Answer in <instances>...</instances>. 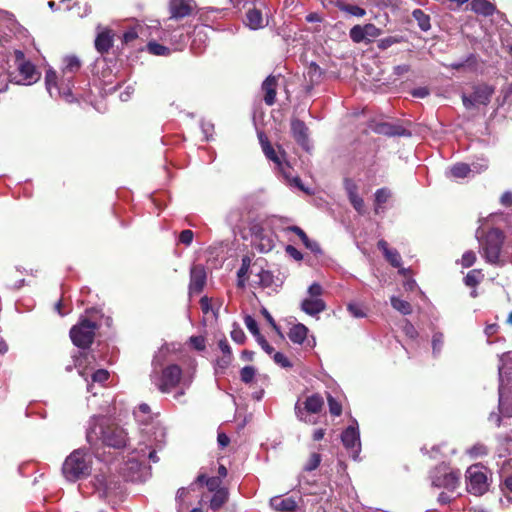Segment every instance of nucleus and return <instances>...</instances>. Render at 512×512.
I'll list each match as a JSON object with an SVG mask.
<instances>
[{
  "instance_id": "69168bd1",
  "label": "nucleus",
  "mask_w": 512,
  "mask_h": 512,
  "mask_svg": "<svg viewBox=\"0 0 512 512\" xmlns=\"http://www.w3.org/2000/svg\"><path fill=\"white\" fill-rule=\"evenodd\" d=\"M221 480L218 477H210L206 480V486L210 491H217L220 489Z\"/></svg>"
},
{
  "instance_id": "bb28decb",
  "label": "nucleus",
  "mask_w": 512,
  "mask_h": 512,
  "mask_svg": "<svg viewBox=\"0 0 512 512\" xmlns=\"http://www.w3.org/2000/svg\"><path fill=\"white\" fill-rule=\"evenodd\" d=\"M287 230L294 232L301 239L305 247L314 254L322 253L320 245L316 241L309 239L306 233L300 227L290 226L287 228Z\"/></svg>"
},
{
  "instance_id": "e433bc0d",
  "label": "nucleus",
  "mask_w": 512,
  "mask_h": 512,
  "mask_svg": "<svg viewBox=\"0 0 512 512\" xmlns=\"http://www.w3.org/2000/svg\"><path fill=\"white\" fill-rule=\"evenodd\" d=\"M412 16L417 21L418 26L421 28V30L428 31L430 29V17L429 15L424 13V11H422L421 9H415L412 12Z\"/></svg>"
},
{
  "instance_id": "2eb2a0df",
  "label": "nucleus",
  "mask_w": 512,
  "mask_h": 512,
  "mask_svg": "<svg viewBox=\"0 0 512 512\" xmlns=\"http://www.w3.org/2000/svg\"><path fill=\"white\" fill-rule=\"evenodd\" d=\"M382 30L374 24L355 25L350 29L349 36L354 43H370L380 36Z\"/></svg>"
},
{
  "instance_id": "7ed1b4c3",
  "label": "nucleus",
  "mask_w": 512,
  "mask_h": 512,
  "mask_svg": "<svg viewBox=\"0 0 512 512\" xmlns=\"http://www.w3.org/2000/svg\"><path fill=\"white\" fill-rule=\"evenodd\" d=\"M93 456L86 449L71 452L62 465V474L69 482L85 479L92 474Z\"/></svg>"
},
{
  "instance_id": "09e8293b",
  "label": "nucleus",
  "mask_w": 512,
  "mask_h": 512,
  "mask_svg": "<svg viewBox=\"0 0 512 512\" xmlns=\"http://www.w3.org/2000/svg\"><path fill=\"white\" fill-rule=\"evenodd\" d=\"M244 323H245L247 329L253 334V336L258 337L259 335H261L258 325H257V322L252 316H250V315L245 316Z\"/></svg>"
},
{
  "instance_id": "58836bf2",
  "label": "nucleus",
  "mask_w": 512,
  "mask_h": 512,
  "mask_svg": "<svg viewBox=\"0 0 512 512\" xmlns=\"http://www.w3.org/2000/svg\"><path fill=\"white\" fill-rule=\"evenodd\" d=\"M484 275L481 270L473 269L467 273L464 282L469 287H474L481 282Z\"/></svg>"
},
{
  "instance_id": "c9c22d12",
  "label": "nucleus",
  "mask_w": 512,
  "mask_h": 512,
  "mask_svg": "<svg viewBox=\"0 0 512 512\" xmlns=\"http://www.w3.org/2000/svg\"><path fill=\"white\" fill-rule=\"evenodd\" d=\"M391 306L403 315L412 313V306L409 302L402 300L396 296L390 298Z\"/></svg>"
},
{
  "instance_id": "603ef678",
  "label": "nucleus",
  "mask_w": 512,
  "mask_h": 512,
  "mask_svg": "<svg viewBox=\"0 0 512 512\" xmlns=\"http://www.w3.org/2000/svg\"><path fill=\"white\" fill-rule=\"evenodd\" d=\"M443 334L440 332L434 333L432 337V348L434 354H439L443 346Z\"/></svg>"
},
{
  "instance_id": "0e129e2a",
  "label": "nucleus",
  "mask_w": 512,
  "mask_h": 512,
  "mask_svg": "<svg viewBox=\"0 0 512 512\" xmlns=\"http://www.w3.org/2000/svg\"><path fill=\"white\" fill-rule=\"evenodd\" d=\"M286 253L293 259L300 261L303 259L302 253L292 245H287L285 248Z\"/></svg>"
},
{
  "instance_id": "4be33fe9",
  "label": "nucleus",
  "mask_w": 512,
  "mask_h": 512,
  "mask_svg": "<svg viewBox=\"0 0 512 512\" xmlns=\"http://www.w3.org/2000/svg\"><path fill=\"white\" fill-rule=\"evenodd\" d=\"M345 190L354 209L360 214L364 213V201L358 195V187L353 180H345Z\"/></svg>"
},
{
  "instance_id": "a878e982",
  "label": "nucleus",
  "mask_w": 512,
  "mask_h": 512,
  "mask_svg": "<svg viewBox=\"0 0 512 512\" xmlns=\"http://www.w3.org/2000/svg\"><path fill=\"white\" fill-rule=\"evenodd\" d=\"M270 505L273 509L279 512H291L294 511L297 507V503L292 497H274L270 500Z\"/></svg>"
},
{
  "instance_id": "4c0bfd02",
  "label": "nucleus",
  "mask_w": 512,
  "mask_h": 512,
  "mask_svg": "<svg viewBox=\"0 0 512 512\" xmlns=\"http://www.w3.org/2000/svg\"><path fill=\"white\" fill-rule=\"evenodd\" d=\"M470 172L471 169L469 165L465 163H457L453 165L449 170L450 176L454 178H465L469 175Z\"/></svg>"
},
{
  "instance_id": "a19ab883",
  "label": "nucleus",
  "mask_w": 512,
  "mask_h": 512,
  "mask_svg": "<svg viewBox=\"0 0 512 512\" xmlns=\"http://www.w3.org/2000/svg\"><path fill=\"white\" fill-rule=\"evenodd\" d=\"M347 310L355 318H364L367 316L366 308L357 302H350L347 305Z\"/></svg>"
},
{
  "instance_id": "774afa93",
  "label": "nucleus",
  "mask_w": 512,
  "mask_h": 512,
  "mask_svg": "<svg viewBox=\"0 0 512 512\" xmlns=\"http://www.w3.org/2000/svg\"><path fill=\"white\" fill-rule=\"evenodd\" d=\"M397 42H398V40L395 37H386L379 41L378 47L380 49H387Z\"/></svg>"
},
{
  "instance_id": "2f4dec72",
  "label": "nucleus",
  "mask_w": 512,
  "mask_h": 512,
  "mask_svg": "<svg viewBox=\"0 0 512 512\" xmlns=\"http://www.w3.org/2000/svg\"><path fill=\"white\" fill-rule=\"evenodd\" d=\"M493 94V89L488 85H481L474 88L472 93L474 102L477 104L486 105L489 103L490 98Z\"/></svg>"
},
{
  "instance_id": "6e6552de",
  "label": "nucleus",
  "mask_w": 512,
  "mask_h": 512,
  "mask_svg": "<svg viewBox=\"0 0 512 512\" xmlns=\"http://www.w3.org/2000/svg\"><path fill=\"white\" fill-rule=\"evenodd\" d=\"M97 324L86 318L80 320L77 325H74L70 330V338L73 344L79 348H88L95 336Z\"/></svg>"
},
{
  "instance_id": "ea45409f",
  "label": "nucleus",
  "mask_w": 512,
  "mask_h": 512,
  "mask_svg": "<svg viewBox=\"0 0 512 512\" xmlns=\"http://www.w3.org/2000/svg\"><path fill=\"white\" fill-rule=\"evenodd\" d=\"M147 50L157 56H166L170 54V49L164 45H161L157 42L151 41L147 44Z\"/></svg>"
},
{
  "instance_id": "20e7f679",
  "label": "nucleus",
  "mask_w": 512,
  "mask_h": 512,
  "mask_svg": "<svg viewBox=\"0 0 512 512\" xmlns=\"http://www.w3.org/2000/svg\"><path fill=\"white\" fill-rule=\"evenodd\" d=\"M258 138L264 155L275 164L286 182L308 193V190L302 185L301 179L292 175V168L285 159V152L280 147H278V150H275L263 132L258 133Z\"/></svg>"
},
{
  "instance_id": "5fc2aeb1",
  "label": "nucleus",
  "mask_w": 512,
  "mask_h": 512,
  "mask_svg": "<svg viewBox=\"0 0 512 512\" xmlns=\"http://www.w3.org/2000/svg\"><path fill=\"white\" fill-rule=\"evenodd\" d=\"M342 10L356 17H363L366 11L357 5H344Z\"/></svg>"
},
{
  "instance_id": "0eeeda50",
  "label": "nucleus",
  "mask_w": 512,
  "mask_h": 512,
  "mask_svg": "<svg viewBox=\"0 0 512 512\" xmlns=\"http://www.w3.org/2000/svg\"><path fill=\"white\" fill-rule=\"evenodd\" d=\"M324 406V399L320 394H312L308 396L303 402L298 400L295 404L294 410L297 419L309 425L317 424V419L310 414L319 413Z\"/></svg>"
},
{
  "instance_id": "6ab92c4d",
  "label": "nucleus",
  "mask_w": 512,
  "mask_h": 512,
  "mask_svg": "<svg viewBox=\"0 0 512 512\" xmlns=\"http://www.w3.org/2000/svg\"><path fill=\"white\" fill-rule=\"evenodd\" d=\"M206 284V271L202 265H194L190 270L189 295L199 294Z\"/></svg>"
},
{
  "instance_id": "13d9d810",
  "label": "nucleus",
  "mask_w": 512,
  "mask_h": 512,
  "mask_svg": "<svg viewBox=\"0 0 512 512\" xmlns=\"http://www.w3.org/2000/svg\"><path fill=\"white\" fill-rule=\"evenodd\" d=\"M109 378V373L105 369H99L92 374V381L95 383H104Z\"/></svg>"
},
{
  "instance_id": "f257e3e1",
  "label": "nucleus",
  "mask_w": 512,
  "mask_h": 512,
  "mask_svg": "<svg viewBox=\"0 0 512 512\" xmlns=\"http://www.w3.org/2000/svg\"><path fill=\"white\" fill-rule=\"evenodd\" d=\"M87 441L94 445L98 441L113 448H123L128 441V433L122 427L108 423L104 417H93L86 434Z\"/></svg>"
},
{
  "instance_id": "412c9836",
  "label": "nucleus",
  "mask_w": 512,
  "mask_h": 512,
  "mask_svg": "<svg viewBox=\"0 0 512 512\" xmlns=\"http://www.w3.org/2000/svg\"><path fill=\"white\" fill-rule=\"evenodd\" d=\"M194 9V3L190 0H171L169 10L171 18L179 19L189 16Z\"/></svg>"
},
{
  "instance_id": "473e14b6",
  "label": "nucleus",
  "mask_w": 512,
  "mask_h": 512,
  "mask_svg": "<svg viewBox=\"0 0 512 512\" xmlns=\"http://www.w3.org/2000/svg\"><path fill=\"white\" fill-rule=\"evenodd\" d=\"M471 9L484 16H490L494 13L495 7L492 3L487 0H473L471 2Z\"/></svg>"
},
{
  "instance_id": "4d7b16f0",
  "label": "nucleus",
  "mask_w": 512,
  "mask_h": 512,
  "mask_svg": "<svg viewBox=\"0 0 512 512\" xmlns=\"http://www.w3.org/2000/svg\"><path fill=\"white\" fill-rule=\"evenodd\" d=\"M189 342L193 348L198 351H203L206 347L205 338L203 336H191Z\"/></svg>"
},
{
  "instance_id": "c85d7f7f",
  "label": "nucleus",
  "mask_w": 512,
  "mask_h": 512,
  "mask_svg": "<svg viewBox=\"0 0 512 512\" xmlns=\"http://www.w3.org/2000/svg\"><path fill=\"white\" fill-rule=\"evenodd\" d=\"M308 328L302 324H294L288 332V338L295 344H303L307 338Z\"/></svg>"
},
{
  "instance_id": "c03bdc74",
  "label": "nucleus",
  "mask_w": 512,
  "mask_h": 512,
  "mask_svg": "<svg viewBox=\"0 0 512 512\" xmlns=\"http://www.w3.org/2000/svg\"><path fill=\"white\" fill-rule=\"evenodd\" d=\"M256 375V370L253 366H245L240 371L241 381L248 384L251 383Z\"/></svg>"
},
{
  "instance_id": "de8ad7c7",
  "label": "nucleus",
  "mask_w": 512,
  "mask_h": 512,
  "mask_svg": "<svg viewBox=\"0 0 512 512\" xmlns=\"http://www.w3.org/2000/svg\"><path fill=\"white\" fill-rule=\"evenodd\" d=\"M329 411L333 416H340L342 413V406L341 404L335 400L331 395H328L327 397Z\"/></svg>"
},
{
  "instance_id": "5701e85b",
  "label": "nucleus",
  "mask_w": 512,
  "mask_h": 512,
  "mask_svg": "<svg viewBox=\"0 0 512 512\" xmlns=\"http://www.w3.org/2000/svg\"><path fill=\"white\" fill-rule=\"evenodd\" d=\"M291 130L295 140L305 149H308V128L305 123L298 119L291 121Z\"/></svg>"
},
{
  "instance_id": "864d4df0",
  "label": "nucleus",
  "mask_w": 512,
  "mask_h": 512,
  "mask_svg": "<svg viewBox=\"0 0 512 512\" xmlns=\"http://www.w3.org/2000/svg\"><path fill=\"white\" fill-rule=\"evenodd\" d=\"M391 196V192L386 188L378 189L375 193V201L377 205H381L385 203L389 197Z\"/></svg>"
},
{
  "instance_id": "1a4fd4ad",
  "label": "nucleus",
  "mask_w": 512,
  "mask_h": 512,
  "mask_svg": "<svg viewBox=\"0 0 512 512\" xmlns=\"http://www.w3.org/2000/svg\"><path fill=\"white\" fill-rule=\"evenodd\" d=\"M307 294L308 296L300 304L303 312L310 316H317L326 310V303L321 298L323 289L319 283H312L307 290Z\"/></svg>"
},
{
  "instance_id": "6e6d98bb",
  "label": "nucleus",
  "mask_w": 512,
  "mask_h": 512,
  "mask_svg": "<svg viewBox=\"0 0 512 512\" xmlns=\"http://www.w3.org/2000/svg\"><path fill=\"white\" fill-rule=\"evenodd\" d=\"M476 261V255L473 251H467L461 258V265L464 268L471 267Z\"/></svg>"
},
{
  "instance_id": "f03ea898",
  "label": "nucleus",
  "mask_w": 512,
  "mask_h": 512,
  "mask_svg": "<svg viewBox=\"0 0 512 512\" xmlns=\"http://www.w3.org/2000/svg\"><path fill=\"white\" fill-rule=\"evenodd\" d=\"M151 381L162 393H170L173 389L179 388L174 395L175 399H179L190 387L192 378L183 376L182 369L176 364H171L160 371L154 369Z\"/></svg>"
},
{
  "instance_id": "680f3d73",
  "label": "nucleus",
  "mask_w": 512,
  "mask_h": 512,
  "mask_svg": "<svg viewBox=\"0 0 512 512\" xmlns=\"http://www.w3.org/2000/svg\"><path fill=\"white\" fill-rule=\"evenodd\" d=\"M231 338L238 344H242L245 341V334L240 327H234L231 331Z\"/></svg>"
},
{
  "instance_id": "423d86ee",
  "label": "nucleus",
  "mask_w": 512,
  "mask_h": 512,
  "mask_svg": "<svg viewBox=\"0 0 512 512\" xmlns=\"http://www.w3.org/2000/svg\"><path fill=\"white\" fill-rule=\"evenodd\" d=\"M154 432L150 433V431H146L148 436V442L144 444H140V447L137 450V453L142 458L143 462L148 459L153 463L158 462V457L156 455L157 449H160L165 443L166 432L164 427L161 425L153 426Z\"/></svg>"
},
{
  "instance_id": "dca6fc26",
  "label": "nucleus",
  "mask_w": 512,
  "mask_h": 512,
  "mask_svg": "<svg viewBox=\"0 0 512 512\" xmlns=\"http://www.w3.org/2000/svg\"><path fill=\"white\" fill-rule=\"evenodd\" d=\"M18 74L12 78L16 84L31 85L40 78V73L30 61H22L17 66Z\"/></svg>"
},
{
  "instance_id": "052dcab7",
  "label": "nucleus",
  "mask_w": 512,
  "mask_h": 512,
  "mask_svg": "<svg viewBox=\"0 0 512 512\" xmlns=\"http://www.w3.org/2000/svg\"><path fill=\"white\" fill-rule=\"evenodd\" d=\"M403 331L411 339H415L418 336L416 328L408 320L404 321Z\"/></svg>"
},
{
  "instance_id": "9d476101",
  "label": "nucleus",
  "mask_w": 512,
  "mask_h": 512,
  "mask_svg": "<svg viewBox=\"0 0 512 512\" xmlns=\"http://www.w3.org/2000/svg\"><path fill=\"white\" fill-rule=\"evenodd\" d=\"M504 241L503 233L498 229L490 230L483 244V256L491 264L500 263V253Z\"/></svg>"
},
{
  "instance_id": "7c9ffc66",
  "label": "nucleus",
  "mask_w": 512,
  "mask_h": 512,
  "mask_svg": "<svg viewBox=\"0 0 512 512\" xmlns=\"http://www.w3.org/2000/svg\"><path fill=\"white\" fill-rule=\"evenodd\" d=\"M246 24L253 30L260 29L264 26L262 12L259 8L253 7L248 9L246 13Z\"/></svg>"
},
{
  "instance_id": "338daca9",
  "label": "nucleus",
  "mask_w": 512,
  "mask_h": 512,
  "mask_svg": "<svg viewBox=\"0 0 512 512\" xmlns=\"http://www.w3.org/2000/svg\"><path fill=\"white\" fill-rule=\"evenodd\" d=\"M256 340H257L258 344L261 346V348L267 354L270 355L273 353L274 348L271 345H269V343L266 341V339L262 335H259L258 337H256Z\"/></svg>"
},
{
  "instance_id": "9b49d317",
  "label": "nucleus",
  "mask_w": 512,
  "mask_h": 512,
  "mask_svg": "<svg viewBox=\"0 0 512 512\" xmlns=\"http://www.w3.org/2000/svg\"><path fill=\"white\" fill-rule=\"evenodd\" d=\"M432 486L445 488L449 491L456 489L459 483V471H452L445 464H441L431 472Z\"/></svg>"
},
{
  "instance_id": "cd10ccee",
  "label": "nucleus",
  "mask_w": 512,
  "mask_h": 512,
  "mask_svg": "<svg viewBox=\"0 0 512 512\" xmlns=\"http://www.w3.org/2000/svg\"><path fill=\"white\" fill-rule=\"evenodd\" d=\"M277 79L274 76H269L262 84V89L265 92L264 101L267 105L271 106L276 98Z\"/></svg>"
},
{
  "instance_id": "39448f33",
  "label": "nucleus",
  "mask_w": 512,
  "mask_h": 512,
  "mask_svg": "<svg viewBox=\"0 0 512 512\" xmlns=\"http://www.w3.org/2000/svg\"><path fill=\"white\" fill-rule=\"evenodd\" d=\"M73 78L72 75H64L62 73L60 79L53 69H48L45 75V85L51 97H59L68 103H72L75 98L73 96Z\"/></svg>"
},
{
  "instance_id": "72a5a7b5",
  "label": "nucleus",
  "mask_w": 512,
  "mask_h": 512,
  "mask_svg": "<svg viewBox=\"0 0 512 512\" xmlns=\"http://www.w3.org/2000/svg\"><path fill=\"white\" fill-rule=\"evenodd\" d=\"M81 67V62L76 56H67L63 60L62 73L74 76Z\"/></svg>"
},
{
  "instance_id": "393cba45",
  "label": "nucleus",
  "mask_w": 512,
  "mask_h": 512,
  "mask_svg": "<svg viewBox=\"0 0 512 512\" xmlns=\"http://www.w3.org/2000/svg\"><path fill=\"white\" fill-rule=\"evenodd\" d=\"M195 490V484H191L187 488H180L176 494L177 511L187 512L189 506L192 504L190 494Z\"/></svg>"
},
{
  "instance_id": "f3484780",
  "label": "nucleus",
  "mask_w": 512,
  "mask_h": 512,
  "mask_svg": "<svg viewBox=\"0 0 512 512\" xmlns=\"http://www.w3.org/2000/svg\"><path fill=\"white\" fill-rule=\"evenodd\" d=\"M111 467L106 463H101L99 467L94 469L91 484L96 490L106 492L111 483Z\"/></svg>"
},
{
  "instance_id": "8fccbe9b",
  "label": "nucleus",
  "mask_w": 512,
  "mask_h": 512,
  "mask_svg": "<svg viewBox=\"0 0 512 512\" xmlns=\"http://www.w3.org/2000/svg\"><path fill=\"white\" fill-rule=\"evenodd\" d=\"M321 462V455L319 453H312L308 459V462L305 465L306 471H313L315 470Z\"/></svg>"
},
{
  "instance_id": "3c124183",
  "label": "nucleus",
  "mask_w": 512,
  "mask_h": 512,
  "mask_svg": "<svg viewBox=\"0 0 512 512\" xmlns=\"http://www.w3.org/2000/svg\"><path fill=\"white\" fill-rule=\"evenodd\" d=\"M510 360H512V352H507L500 356V358H499L500 364L498 367L500 379H502L503 374L506 373V364Z\"/></svg>"
},
{
  "instance_id": "79ce46f5",
  "label": "nucleus",
  "mask_w": 512,
  "mask_h": 512,
  "mask_svg": "<svg viewBox=\"0 0 512 512\" xmlns=\"http://www.w3.org/2000/svg\"><path fill=\"white\" fill-rule=\"evenodd\" d=\"M249 263H250L249 258H243L242 265L237 272L239 287H242V288L245 287L246 276H247V273L249 270Z\"/></svg>"
},
{
  "instance_id": "f704fd0d",
  "label": "nucleus",
  "mask_w": 512,
  "mask_h": 512,
  "mask_svg": "<svg viewBox=\"0 0 512 512\" xmlns=\"http://www.w3.org/2000/svg\"><path fill=\"white\" fill-rule=\"evenodd\" d=\"M228 499V492L225 489H218L210 500V508L212 510L220 509Z\"/></svg>"
},
{
  "instance_id": "c756f323",
  "label": "nucleus",
  "mask_w": 512,
  "mask_h": 512,
  "mask_svg": "<svg viewBox=\"0 0 512 512\" xmlns=\"http://www.w3.org/2000/svg\"><path fill=\"white\" fill-rule=\"evenodd\" d=\"M207 27L202 26L198 27L194 31L193 40L191 43V49L195 53H201L203 48L205 47V42L207 40Z\"/></svg>"
},
{
  "instance_id": "a18cd8bd",
  "label": "nucleus",
  "mask_w": 512,
  "mask_h": 512,
  "mask_svg": "<svg viewBox=\"0 0 512 512\" xmlns=\"http://www.w3.org/2000/svg\"><path fill=\"white\" fill-rule=\"evenodd\" d=\"M467 452L471 457L477 458L486 455L488 453V449L484 444L477 443L468 449Z\"/></svg>"
},
{
  "instance_id": "b1692460",
  "label": "nucleus",
  "mask_w": 512,
  "mask_h": 512,
  "mask_svg": "<svg viewBox=\"0 0 512 512\" xmlns=\"http://www.w3.org/2000/svg\"><path fill=\"white\" fill-rule=\"evenodd\" d=\"M113 46V33L109 29H102L98 31L95 39L96 50L103 54L109 51Z\"/></svg>"
},
{
  "instance_id": "bf43d9fd",
  "label": "nucleus",
  "mask_w": 512,
  "mask_h": 512,
  "mask_svg": "<svg viewBox=\"0 0 512 512\" xmlns=\"http://www.w3.org/2000/svg\"><path fill=\"white\" fill-rule=\"evenodd\" d=\"M273 359H274L275 363H277L278 365H280L283 368H289L292 366V364L287 359V357L281 352L274 353Z\"/></svg>"
},
{
  "instance_id": "f8f14e48",
  "label": "nucleus",
  "mask_w": 512,
  "mask_h": 512,
  "mask_svg": "<svg viewBox=\"0 0 512 512\" xmlns=\"http://www.w3.org/2000/svg\"><path fill=\"white\" fill-rule=\"evenodd\" d=\"M467 490L474 495H483L488 490V479L484 467L472 465L466 471Z\"/></svg>"
},
{
  "instance_id": "e2e57ef3",
  "label": "nucleus",
  "mask_w": 512,
  "mask_h": 512,
  "mask_svg": "<svg viewBox=\"0 0 512 512\" xmlns=\"http://www.w3.org/2000/svg\"><path fill=\"white\" fill-rule=\"evenodd\" d=\"M194 234L191 230H183L179 235V242L185 245H190L193 241Z\"/></svg>"
},
{
  "instance_id": "a211bd4d",
  "label": "nucleus",
  "mask_w": 512,
  "mask_h": 512,
  "mask_svg": "<svg viewBox=\"0 0 512 512\" xmlns=\"http://www.w3.org/2000/svg\"><path fill=\"white\" fill-rule=\"evenodd\" d=\"M144 465V462L140 455L131 456L128 461L124 464V467L121 468L123 477L130 481H139L142 479L141 468Z\"/></svg>"
},
{
  "instance_id": "49530a36",
  "label": "nucleus",
  "mask_w": 512,
  "mask_h": 512,
  "mask_svg": "<svg viewBox=\"0 0 512 512\" xmlns=\"http://www.w3.org/2000/svg\"><path fill=\"white\" fill-rule=\"evenodd\" d=\"M384 256L393 267L398 268L401 266V256L397 250L391 249Z\"/></svg>"
},
{
  "instance_id": "4468645a",
  "label": "nucleus",
  "mask_w": 512,
  "mask_h": 512,
  "mask_svg": "<svg viewBox=\"0 0 512 512\" xmlns=\"http://www.w3.org/2000/svg\"><path fill=\"white\" fill-rule=\"evenodd\" d=\"M341 441L348 453L354 460L358 459L361 451L360 433L358 423L356 420L353 424L349 425L341 434Z\"/></svg>"
},
{
  "instance_id": "37998d69",
  "label": "nucleus",
  "mask_w": 512,
  "mask_h": 512,
  "mask_svg": "<svg viewBox=\"0 0 512 512\" xmlns=\"http://www.w3.org/2000/svg\"><path fill=\"white\" fill-rule=\"evenodd\" d=\"M258 278H259V285L266 288V287H270L273 282H274V277H273V274L270 272V271H267V270H261L258 274H257Z\"/></svg>"
},
{
  "instance_id": "aec40b11",
  "label": "nucleus",
  "mask_w": 512,
  "mask_h": 512,
  "mask_svg": "<svg viewBox=\"0 0 512 512\" xmlns=\"http://www.w3.org/2000/svg\"><path fill=\"white\" fill-rule=\"evenodd\" d=\"M133 415L139 425L145 427L150 424L152 425L150 429L142 428V431L145 433L146 431H150V433L154 432L153 426L160 425L159 423H154V416L151 412V408L145 403L140 404L137 409L134 410Z\"/></svg>"
},
{
  "instance_id": "ddd939ff",
  "label": "nucleus",
  "mask_w": 512,
  "mask_h": 512,
  "mask_svg": "<svg viewBox=\"0 0 512 512\" xmlns=\"http://www.w3.org/2000/svg\"><path fill=\"white\" fill-rule=\"evenodd\" d=\"M251 232L252 244L259 252L268 253L274 248L276 236L270 227L257 223L251 227Z\"/></svg>"
}]
</instances>
